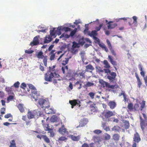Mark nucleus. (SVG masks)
<instances>
[{"mask_svg": "<svg viewBox=\"0 0 147 147\" xmlns=\"http://www.w3.org/2000/svg\"><path fill=\"white\" fill-rule=\"evenodd\" d=\"M55 65L49 67V70L44 75L45 80L47 82L52 81L53 78H57L60 77L58 71L55 69Z\"/></svg>", "mask_w": 147, "mask_h": 147, "instance_id": "obj_1", "label": "nucleus"}, {"mask_svg": "<svg viewBox=\"0 0 147 147\" xmlns=\"http://www.w3.org/2000/svg\"><path fill=\"white\" fill-rule=\"evenodd\" d=\"M42 115L41 112L40 111H36V110H29L27 113V118L29 119L34 118H38L39 116Z\"/></svg>", "mask_w": 147, "mask_h": 147, "instance_id": "obj_2", "label": "nucleus"}, {"mask_svg": "<svg viewBox=\"0 0 147 147\" xmlns=\"http://www.w3.org/2000/svg\"><path fill=\"white\" fill-rule=\"evenodd\" d=\"M37 58L38 59H42L43 62L45 66L46 67L47 66V56H44L43 55V53L42 51H40L38 52L36 55Z\"/></svg>", "mask_w": 147, "mask_h": 147, "instance_id": "obj_3", "label": "nucleus"}, {"mask_svg": "<svg viewBox=\"0 0 147 147\" xmlns=\"http://www.w3.org/2000/svg\"><path fill=\"white\" fill-rule=\"evenodd\" d=\"M141 140V139L139 134L136 132L133 137L134 142L132 145V147H136L137 143H138Z\"/></svg>", "mask_w": 147, "mask_h": 147, "instance_id": "obj_4", "label": "nucleus"}, {"mask_svg": "<svg viewBox=\"0 0 147 147\" xmlns=\"http://www.w3.org/2000/svg\"><path fill=\"white\" fill-rule=\"evenodd\" d=\"M99 82L101 84V86L102 87H105L106 86L107 88L113 89L115 88H117L118 87V86L116 85H110L109 83L103 81L102 80H100Z\"/></svg>", "mask_w": 147, "mask_h": 147, "instance_id": "obj_5", "label": "nucleus"}, {"mask_svg": "<svg viewBox=\"0 0 147 147\" xmlns=\"http://www.w3.org/2000/svg\"><path fill=\"white\" fill-rule=\"evenodd\" d=\"M103 119H105L106 120L108 119L109 121V118L114 115V114L112 111H108L104 112L102 113Z\"/></svg>", "mask_w": 147, "mask_h": 147, "instance_id": "obj_6", "label": "nucleus"}, {"mask_svg": "<svg viewBox=\"0 0 147 147\" xmlns=\"http://www.w3.org/2000/svg\"><path fill=\"white\" fill-rule=\"evenodd\" d=\"M145 101H143L142 103H141V105L140 107L139 105L138 104H135L134 106V111H142L143 109L145 107Z\"/></svg>", "mask_w": 147, "mask_h": 147, "instance_id": "obj_7", "label": "nucleus"}, {"mask_svg": "<svg viewBox=\"0 0 147 147\" xmlns=\"http://www.w3.org/2000/svg\"><path fill=\"white\" fill-rule=\"evenodd\" d=\"M56 28H53L52 30H50V35L51 36H55L56 34H58L59 35L61 34L62 27H59L57 28L56 30Z\"/></svg>", "mask_w": 147, "mask_h": 147, "instance_id": "obj_8", "label": "nucleus"}, {"mask_svg": "<svg viewBox=\"0 0 147 147\" xmlns=\"http://www.w3.org/2000/svg\"><path fill=\"white\" fill-rule=\"evenodd\" d=\"M140 125L142 131H144L145 129H147V121H145L141 116H140Z\"/></svg>", "mask_w": 147, "mask_h": 147, "instance_id": "obj_9", "label": "nucleus"}, {"mask_svg": "<svg viewBox=\"0 0 147 147\" xmlns=\"http://www.w3.org/2000/svg\"><path fill=\"white\" fill-rule=\"evenodd\" d=\"M132 18L134 20V22L132 23V20L131 18H128L129 20L128 23L129 25L132 27V24H134V26L135 27H137V26L138 22L137 21V18L135 16H133Z\"/></svg>", "mask_w": 147, "mask_h": 147, "instance_id": "obj_10", "label": "nucleus"}, {"mask_svg": "<svg viewBox=\"0 0 147 147\" xmlns=\"http://www.w3.org/2000/svg\"><path fill=\"white\" fill-rule=\"evenodd\" d=\"M42 125L44 130L46 131H49L53 130L54 128L53 126L52 125H49V124H43Z\"/></svg>", "mask_w": 147, "mask_h": 147, "instance_id": "obj_11", "label": "nucleus"}, {"mask_svg": "<svg viewBox=\"0 0 147 147\" xmlns=\"http://www.w3.org/2000/svg\"><path fill=\"white\" fill-rule=\"evenodd\" d=\"M76 134V133H74V135H70L68 137L70 138L72 140L74 141H79L80 138V136L78 135L77 136H75V134Z\"/></svg>", "mask_w": 147, "mask_h": 147, "instance_id": "obj_12", "label": "nucleus"}, {"mask_svg": "<svg viewBox=\"0 0 147 147\" xmlns=\"http://www.w3.org/2000/svg\"><path fill=\"white\" fill-rule=\"evenodd\" d=\"M116 76V74L115 73L111 72H110V75L107 76V78L110 81L113 82L115 80Z\"/></svg>", "mask_w": 147, "mask_h": 147, "instance_id": "obj_13", "label": "nucleus"}, {"mask_svg": "<svg viewBox=\"0 0 147 147\" xmlns=\"http://www.w3.org/2000/svg\"><path fill=\"white\" fill-rule=\"evenodd\" d=\"M22 119L24 121H25L26 125L27 126L29 127L32 124L31 121L30 119L28 120L27 118L26 115H23L22 116Z\"/></svg>", "mask_w": 147, "mask_h": 147, "instance_id": "obj_14", "label": "nucleus"}, {"mask_svg": "<svg viewBox=\"0 0 147 147\" xmlns=\"http://www.w3.org/2000/svg\"><path fill=\"white\" fill-rule=\"evenodd\" d=\"M59 132L61 134L63 135L65 134H68L69 132L67 131L64 125H62L59 130Z\"/></svg>", "mask_w": 147, "mask_h": 147, "instance_id": "obj_15", "label": "nucleus"}, {"mask_svg": "<svg viewBox=\"0 0 147 147\" xmlns=\"http://www.w3.org/2000/svg\"><path fill=\"white\" fill-rule=\"evenodd\" d=\"M39 44V40L37 36L35 37L32 42H31L30 44V45L32 46L36 45Z\"/></svg>", "mask_w": 147, "mask_h": 147, "instance_id": "obj_16", "label": "nucleus"}, {"mask_svg": "<svg viewBox=\"0 0 147 147\" xmlns=\"http://www.w3.org/2000/svg\"><path fill=\"white\" fill-rule=\"evenodd\" d=\"M69 103L71 105V108H73L74 106L77 105H78L80 103V102L78 100V102H77V100H70L69 101Z\"/></svg>", "mask_w": 147, "mask_h": 147, "instance_id": "obj_17", "label": "nucleus"}, {"mask_svg": "<svg viewBox=\"0 0 147 147\" xmlns=\"http://www.w3.org/2000/svg\"><path fill=\"white\" fill-rule=\"evenodd\" d=\"M109 59L110 62L114 66V67L116 70H117V67L115 66H116L117 65V63L116 61H114L113 60V57L110 55H109L108 57Z\"/></svg>", "mask_w": 147, "mask_h": 147, "instance_id": "obj_18", "label": "nucleus"}, {"mask_svg": "<svg viewBox=\"0 0 147 147\" xmlns=\"http://www.w3.org/2000/svg\"><path fill=\"white\" fill-rule=\"evenodd\" d=\"M53 38L52 36L50 35L46 36L44 39V42L45 43H48L52 41Z\"/></svg>", "mask_w": 147, "mask_h": 147, "instance_id": "obj_19", "label": "nucleus"}, {"mask_svg": "<svg viewBox=\"0 0 147 147\" xmlns=\"http://www.w3.org/2000/svg\"><path fill=\"white\" fill-rule=\"evenodd\" d=\"M113 22L112 21H110L108 22L107 24L108 25L107 26V27L108 29H113L115 28L117 26V24L116 23H114L112 24H110L112 23Z\"/></svg>", "mask_w": 147, "mask_h": 147, "instance_id": "obj_20", "label": "nucleus"}, {"mask_svg": "<svg viewBox=\"0 0 147 147\" xmlns=\"http://www.w3.org/2000/svg\"><path fill=\"white\" fill-rule=\"evenodd\" d=\"M108 105L110 107V108L112 109H114L116 106V103L114 101H110Z\"/></svg>", "mask_w": 147, "mask_h": 147, "instance_id": "obj_21", "label": "nucleus"}, {"mask_svg": "<svg viewBox=\"0 0 147 147\" xmlns=\"http://www.w3.org/2000/svg\"><path fill=\"white\" fill-rule=\"evenodd\" d=\"M17 107L21 113H23L24 112L25 109H24V105L23 104L20 103L18 105Z\"/></svg>", "mask_w": 147, "mask_h": 147, "instance_id": "obj_22", "label": "nucleus"}, {"mask_svg": "<svg viewBox=\"0 0 147 147\" xmlns=\"http://www.w3.org/2000/svg\"><path fill=\"white\" fill-rule=\"evenodd\" d=\"M127 108L128 109L127 110L128 112L129 111H133L134 106L133 104L132 103H129L127 106Z\"/></svg>", "mask_w": 147, "mask_h": 147, "instance_id": "obj_23", "label": "nucleus"}, {"mask_svg": "<svg viewBox=\"0 0 147 147\" xmlns=\"http://www.w3.org/2000/svg\"><path fill=\"white\" fill-rule=\"evenodd\" d=\"M45 108V111L46 113L48 114H53L55 113L53 109L51 108L49 109L47 107V109Z\"/></svg>", "mask_w": 147, "mask_h": 147, "instance_id": "obj_24", "label": "nucleus"}, {"mask_svg": "<svg viewBox=\"0 0 147 147\" xmlns=\"http://www.w3.org/2000/svg\"><path fill=\"white\" fill-rule=\"evenodd\" d=\"M135 74L136 77L137 79L138 86L139 88H140L141 86L142 85V83L140 81V79L138 77L137 73L136 72L135 73Z\"/></svg>", "mask_w": 147, "mask_h": 147, "instance_id": "obj_25", "label": "nucleus"}, {"mask_svg": "<svg viewBox=\"0 0 147 147\" xmlns=\"http://www.w3.org/2000/svg\"><path fill=\"white\" fill-rule=\"evenodd\" d=\"M87 123V121L85 119H83L82 120L80 123L79 127H83Z\"/></svg>", "mask_w": 147, "mask_h": 147, "instance_id": "obj_26", "label": "nucleus"}, {"mask_svg": "<svg viewBox=\"0 0 147 147\" xmlns=\"http://www.w3.org/2000/svg\"><path fill=\"white\" fill-rule=\"evenodd\" d=\"M113 139L115 141H118L120 138V136L118 134H114L113 136Z\"/></svg>", "mask_w": 147, "mask_h": 147, "instance_id": "obj_27", "label": "nucleus"}, {"mask_svg": "<svg viewBox=\"0 0 147 147\" xmlns=\"http://www.w3.org/2000/svg\"><path fill=\"white\" fill-rule=\"evenodd\" d=\"M103 63L104 65V67L107 69H109L111 68V66L108 62V61L106 60L103 61Z\"/></svg>", "mask_w": 147, "mask_h": 147, "instance_id": "obj_28", "label": "nucleus"}, {"mask_svg": "<svg viewBox=\"0 0 147 147\" xmlns=\"http://www.w3.org/2000/svg\"><path fill=\"white\" fill-rule=\"evenodd\" d=\"M46 100L43 99H40L38 101V103L40 106H41L42 108L44 107V105Z\"/></svg>", "mask_w": 147, "mask_h": 147, "instance_id": "obj_29", "label": "nucleus"}, {"mask_svg": "<svg viewBox=\"0 0 147 147\" xmlns=\"http://www.w3.org/2000/svg\"><path fill=\"white\" fill-rule=\"evenodd\" d=\"M41 137L46 143H48L50 142V141L49 139L46 135H41Z\"/></svg>", "mask_w": 147, "mask_h": 147, "instance_id": "obj_30", "label": "nucleus"}, {"mask_svg": "<svg viewBox=\"0 0 147 147\" xmlns=\"http://www.w3.org/2000/svg\"><path fill=\"white\" fill-rule=\"evenodd\" d=\"M99 46L101 47L102 49H104V50L106 52H108L109 50L107 48L106 46L105 45L103 44H99Z\"/></svg>", "mask_w": 147, "mask_h": 147, "instance_id": "obj_31", "label": "nucleus"}, {"mask_svg": "<svg viewBox=\"0 0 147 147\" xmlns=\"http://www.w3.org/2000/svg\"><path fill=\"white\" fill-rule=\"evenodd\" d=\"M58 118L55 115H53L50 119V121L51 122H54L57 121Z\"/></svg>", "mask_w": 147, "mask_h": 147, "instance_id": "obj_32", "label": "nucleus"}, {"mask_svg": "<svg viewBox=\"0 0 147 147\" xmlns=\"http://www.w3.org/2000/svg\"><path fill=\"white\" fill-rule=\"evenodd\" d=\"M96 32V30H92V31L91 33L89 34V35L90 36H92L94 37L96 36L97 35V33Z\"/></svg>", "mask_w": 147, "mask_h": 147, "instance_id": "obj_33", "label": "nucleus"}, {"mask_svg": "<svg viewBox=\"0 0 147 147\" xmlns=\"http://www.w3.org/2000/svg\"><path fill=\"white\" fill-rule=\"evenodd\" d=\"M10 145L9 147H16V145L14 140H13L10 142Z\"/></svg>", "mask_w": 147, "mask_h": 147, "instance_id": "obj_34", "label": "nucleus"}, {"mask_svg": "<svg viewBox=\"0 0 147 147\" xmlns=\"http://www.w3.org/2000/svg\"><path fill=\"white\" fill-rule=\"evenodd\" d=\"M124 125L125 129H127L129 128V124L128 121H125L124 123Z\"/></svg>", "mask_w": 147, "mask_h": 147, "instance_id": "obj_35", "label": "nucleus"}, {"mask_svg": "<svg viewBox=\"0 0 147 147\" xmlns=\"http://www.w3.org/2000/svg\"><path fill=\"white\" fill-rule=\"evenodd\" d=\"M86 68L87 69L93 70L94 69V68L91 64H89L86 66Z\"/></svg>", "mask_w": 147, "mask_h": 147, "instance_id": "obj_36", "label": "nucleus"}, {"mask_svg": "<svg viewBox=\"0 0 147 147\" xmlns=\"http://www.w3.org/2000/svg\"><path fill=\"white\" fill-rule=\"evenodd\" d=\"M109 50H110L112 54L115 57L116 56V53L115 51L114 50L113 48V47L111 48L110 49H109Z\"/></svg>", "mask_w": 147, "mask_h": 147, "instance_id": "obj_37", "label": "nucleus"}, {"mask_svg": "<svg viewBox=\"0 0 147 147\" xmlns=\"http://www.w3.org/2000/svg\"><path fill=\"white\" fill-rule=\"evenodd\" d=\"M67 139V138L64 136H61L58 139L59 141H63L66 140Z\"/></svg>", "mask_w": 147, "mask_h": 147, "instance_id": "obj_38", "label": "nucleus"}, {"mask_svg": "<svg viewBox=\"0 0 147 147\" xmlns=\"http://www.w3.org/2000/svg\"><path fill=\"white\" fill-rule=\"evenodd\" d=\"M69 58H65V60H63L62 61V64L63 65H65L66 64H67L68 62Z\"/></svg>", "mask_w": 147, "mask_h": 147, "instance_id": "obj_39", "label": "nucleus"}, {"mask_svg": "<svg viewBox=\"0 0 147 147\" xmlns=\"http://www.w3.org/2000/svg\"><path fill=\"white\" fill-rule=\"evenodd\" d=\"M94 84L90 82H86V84L85 85V86L86 87H88L92 86L94 85Z\"/></svg>", "mask_w": 147, "mask_h": 147, "instance_id": "obj_40", "label": "nucleus"}, {"mask_svg": "<svg viewBox=\"0 0 147 147\" xmlns=\"http://www.w3.org/2000/svg\"><path fill=\"white\" fill-rule=\"evenodd\" d=\"M72 47L74 48H78L79 47V44L77 42H73Z\"/></svg>", "mask_w": 147, "mask_h": 147, "instance_id": "obj_41", "label": "nucleus"}, {"mask_svg": "<svg viewBox=\"0 0 147 147\" xmlns=\"http://www.w3.org/2000/svg\"><path fill=\"white\" fill-rule=\"evenodd\" d=\"M28 85L29 88L30 89L32 90H36V88H35V87L32 84H28Z\"/></svg>", "mask_w": 147, "mask_h": 147, "instance_id": "obj_42", "label": "nucleus"}, {"mask_svg": "<svg viewBox=\"0 0 147 147\" xmlns=\"http://www.w3.org/2000/svg\"><path fill=\"white\" fill-rule=\"evenodd\" d=\"M77 30V29L76 28H75V29L71 31L70 34V36H74L75 34L76 33V31Z\"/></svg>", "mask_w": 147, "mask_h": 147, "instance_id": "obj_43", "label": "nucleus"}, {"mask_svg": "<svg viewBox=\"0 0 147 147\" xmlns=\"http://www.w3.org/2000/svg\"><path fill=\"white\" fill-rule=\"evenodd\" d=\"M95 95V94L93 92H90L88 94V95L92 99H93L94 98Z\"/></svg>", "mask_w": 147, "mask_h": 147, "instance_id": "obj_44", "label": "nucleus"}, {"mask_svg": "<svg viewBox=\"0 0 147 147\" xmlns=\"http://www.w3.org/2000/svg\"><path fill=\"white\" fill-rule=\"evenodd\" d=\"M14 97L12 95H9L7 98V102H9L10 101L13 100Z\"/></svg>", "mask_w": 147, "mask_h": 147, "instance_id": "obj_45", "label": "nucleus"}, {"mask_svg": "<svg viewBox=\"0 0 147 147\" xmlns=\"http://www.w3.org/2000/svg\"><path fill=\"white\" fill-rule=\"evenodd\" d=\"M103 26L102 24H100L98 27H96L95 28L96 32L99 31Z\"/></svg>", "mask_w": 147, "mask_h": 147, "instance_id": "obj_46", "label": "nucleus"}, {"mask_svg": "<svg viewBox=\"0 0 147 147\" xmlns=\"http://www.w3.org/2000/svg\"><path fill=\"white\" fill-rule=\"evenodd\" d=\"M20 87L21 88L25 89V88L26 87V85L25 83H22L21 84Z\"/></svg>", "mask_w": 147, "mask_h": 147, "instance_id": "obj_47", "label": "nucleus"}, {"mask_svg": "<svg viewBox=\"0 0 147 147\" xmlns=\"http://www.w3.org/2000/svg\"><path fill=\"white\" fill-rule=\"evenodd\" d=\"M119 127L118 126H115L112 128V130L113 131H118L119 129Z\"/></svg>", "mask_w": 147, "mask_h": 147, "instance_id": "obj_48", "label": "nucleus"}, {"mask_svg": "<svg viewBox=\"0 0 147 147\" xmlns=\"http://www.w3.org/2000/svg\"><path fill=\"white\" fill-rule=\"evenodd\" d=\"M63 30L65 32H67L68 31H71V29L68 27H64L63 28V29L62 28L61 30Z\"/></svg>", "mask_w": 147, "mask_h": 147, "instance_id": "obj_49", "label": "nucleus"}, {"mask_svg": "<svg viewBox=\"0 0 147 147\" xmlns=\"http://www.w3.org/2000/svg\"><path fill=\"white\" fill-rule=\"evenodd\" d=\"M20 84V82L18 81L15 83L13 85L16 88H18Z\"/></svg>", "mask_w": 147, "mask_h": 147, "instance_id": "obj_50", "label": "nucleus"}, {"mask_svg": "<svg viewBox=\"0 0 147 147\" xmlns=\"http://www.w3.org/2000/svg\"><path fill=\"white\" fill-rule=\"evenodd\" d=\"M5 90L8 92H11L12 91L11 87H6L5 88Z\"/></svg>", "mask_w": 147, "mask_h": 147, "instance_id": "obj_51", "label": "nucleus"}, {"mask_svg": "<svg viewBox=\"0 0 147 147\" xmlns=\"http://www.w3.org/2000/svg\"><path fill=\"white\" fill-rule=\"evenodd\" d=\"M110 136L108 134H107L105 137V138L106 140H109L110 139Z\"/></svg>", "mask_w": 147, "mask_h": 147, "instance_id": "obj_52", "label": "nucleus"}, {"mask_svg": "<svg viewBox=\"0 0 147 147\" xmlns=\"http://www.w3.org/2000/svg\"><path fill=\"white\" fill-rule=\"evenodd\" d=\"M5 108H2L0 110L1 113V115L4 114L5 113Z\"/></svg>", "mask_w": 147, "mask_h": 147, "instance_id": "obj_53", "label": "nucleus"}, {"mask_svg": "<svg viewBox=\"0 0 147 147\" xmlns=\"http://www.w3.org/2000/svg\"><path fill=\"white\" fill-rule=\"evenodd\" d=\"M107 44L109 49L112 47L109 40H107Z\"/></svg>", "mask_w": 147, "mask_h": 147, "instance_id": "obj_54", "label": "nucleus"}, {"mask_svg": "<svg viewBox=\"0 0 147 147\" xmlns=\"http://www.w3.org/2000/svg\"><path fill=\"white\" fill-rule=\"evenodd\" d=\"M11 117H12V116L10 113H8L6 114L4 116L5 118L7 119L8 118Z\"/></svg>", "mask_w": 147, "mask_h": 147, "instance_id": "obj_55", "label": "nucleus"}, {"mask_svg": "<svg viewBox=\"0 0 147 147\" xmlns=\"http://www.w3.org/2000/svg\"><path fill=\"white\" fill-rule=\"evenodd\" d=\"M80 84V86L78 87V89H80L82 88V84H80V82L79 81H77L76 82L74 85L75 86H76L78 84Z\"/></svg>", "mask_w": 147, "mask_h": 147, "instance_id": "obj_56", "label": "nucleus"}, {"mask_svg": "<svg viewBox=\"0 0 147 147\" xmlns=\"http://www.w3.org/2000/svg\"><path fill=\"white\" fill-rule=\"evenodd\" d=\"M94 132L96 134H99L102 132V131L99 129H96L94 131Z\"/></svg>", "mask_w": 147, "mask_h": 147, "instance_id": "obj_57", "label": "nucleus"}, {"mask_svg": "<svg viewBox=\"0 0 147 147\" xmlns=\"http://www.w3.org/2000/svg\"><path fill=\"white\" fill-rule=\"evenodd\" d=\"M105 72L106 73L108 74V73H110L111 72V70L109 69H103Z\"/></svg>", "mask_w": 147, "mask_h": 147, "instance_id": "obj_58", "label": "nucleus"}, {"mask_svg": "<svg viewBox=\"0 0 147 147\" xmlns=\"http://www.w3.org/2000/svg\"><path fill=\"white\" fill-rule=\"evenodd\" d=\"M31 92L32 95H36L37 94V91L36 90V89L32 90Z\"/></svg>", "mask_w": 147, "mask_h": 147, "instance_id": "obj_59", "label": "nucleus"}, {"mask_svg": "<svg viewBox=\"0 0 147 147\" xmlns=\"http://www.w3.org/2000/svg\"><path fill=\"white\" fill-rule=\"evenodd\" d=\"M55 54H51L50 57V60L51 61H52L54 60L55 58Z\"/></svg>", "mask_w": 147, "mask_h": 147, "instance_id": "obj_60", "label": "nucleus"}, {"mask_svg": "<svg viewBox=\"0 0 147 147\" xmlns=\"http://www.w3.org/2000/svg\"><path fill=\"white\" fill-rule=\"evenodd\" d=\"M79 75L80 76H81L82 77V78H85L84 74L83 73V72L79 73Z\"/></svg>", "mask_w": 147, "mask_h": 147, "instance_id": "obj_61", "label": "nucleus"}, {"mask_svg": "<svg viewBox=\"0 0 147 147\" xmlns=\"http://www.w3.org/2000/svg\"><path fill=\"white\" fill-rule=\"evenodd\" d=\"M39 69L42 71H43L45 70V68L42 66L41 64L39 65Z\"/></svg>", "mask_w": 147, "mask_h": 147, "instance_id": "obj_62", "label": "nucleus"}, {"mask_svg": "<svg viewBox=\"0 0 147 147\" xmlns=\"http://www.w3.org/2000/svg\"><path fill=\"white\" fill-rule=\"evenodd\" d=\"M33 52V51L32 50H26L25 51V52L26 53H27L28 54H31Z\"/></svg>", "mask_w": 147, "mask_h": 147, "instance_id": "obj_63", "label": "nucleus"}, {"mask_svg": "<svg viewBox=\"0 0 147 147\" xmlns=\"http://www.w3.org/2000/svg\"><path fill=\"white\" fill-rule=\"evenodd\" d=\"M82 147H89V146L86 143H84L82 145Z\"/></svg>", "mask_w": 147, "mask_h": 147, "instance_id": "obj_64", "label": "nucleus"}]
</instances>
